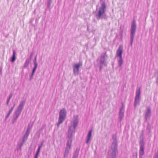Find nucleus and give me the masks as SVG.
<instances>
[{
    "instance_id": "f257e3e1",
    "label": "nucleus",
    "mask_w": 158,
    "mask_h": 158,
    "mask_svg": "<svg viewBox=\"0 0 158 158\" xmlns=\"http://www.w3.org/2000/svg\"><path fill=\"white\" fill-rule=\"evenodd\" d=\"M78 122V116L74 117V120L73 123L69 127L67 138L68 140L66 143V146L64 153V157L67 156L69 153V149L71 148V143L73 141V134L75 133V129Z\"/></svg>"
},
{
    "instance_id": "f03ea898",
    "label": "nucleus",
    "mask_w": 158,
    "mask_h": 158,
    "mask_svg": "<svg viewBox=\"0 0 158 158\" xmlns=\"http://www.w3.org/2000/svg\"><path fill=\"white\" fill-rule=\"evenodd\" d=\"M106 7V6L105 2H103L96 14V17L98 20L106 19L105 13Z\"/></svg>"
},
{
    "instance_id": "7ed1b4c3",
    "label": "nucleus",
    "mask_w": 158,
    "mask_h": 158,
    "mask_svg": "<svg viewBox=\"0 0 158 158\" xmlns=\"http://www.w3.org/2000/svg\"><path fill=\"white\" fill-rule=\"evenodd\" d=\"M25 102V101H22L18 106L17 110L15 111L13 114V118L11 120L12 123H15L17 121L23 109Z\"/></svg>"
},
{
    "instance_id": "20e7f679",
    "label": "nucleus",
    "mask_w": 158,
    "mask_h": 158,
    "mask_svg": "<svg viewBox=\"0 0 158 158\" xmlns=\"http://www.w3.org/2000/svg\"><path fill=\"white\" fill-rule=\"evenodd\" d=\"M136 25L135 21L134 20L131 23V34H130V44L132 45L133 40L136 32Z\"/></svg>"
},
{
    "instance_id": "39448f33",
    "label": "nucleus",
    "mask_w": 158,
    "mask_h": 158,
    "mask_svg": "<svg viewBox=\"0 0 158 158\" xmlns=\"http://www.w3.org/2000/svg\"><path fill=\"white\" fill-rule=\"evenodd\" d=\"M59 115L58 123L57 124V127H58L60 125L63 123L66 118V111L65 109H63L60 110Z\"/></svg>"
},
{
    "instance_id": "423d86ee",
    "label": "nucleus",
    "mask_w": 158,
    "mask_h": 158,
    "mask_svg": "<svg viewBox=\"0 0 158 158\" xmlns=\"http://www.w3.org/2000/svg\"><path fill=\"white\" fill-rule=\"evenodd\" d=\"M107 57L106 52H104L102 53L100 56V59L99 63L100 70L101 71L103 66H106L107 64L106 60Z\"/></svg>"
},
{
    "instance_id": "0eeeda50",
    "label": "nucleus",
    "mask_w": 158,
    "mask_h": 158,
    "mask_svg": "<svg viewBox=\"0 0 158 158\" xmlns=\"http://www.w3.org/2000/svg\"><path fill=\"white\" fill-rule=\"evenodd\" d=\"M140 88H137L136 91V95L135 98L134 106L136 108V106L139 105L140 101Z\"/></svg>"
},
{
    "instance_id": "6e6552de",
    "label": "nucleus",
    "mask_w": 158,
    "mask_h": 158,
    "mask_svg": "<svg viewBox=\"0 0 158 158\" xmlns=\"http://www.w3.org/2000/svg\"><path fill=\"white\" fill-rule=\"evenodd\" d=\"M82 65V62L79 61L78 63L75 64L73 66V73L75 76L78 75L79 72V68Z\"/></svg>"
},
{
    "instance_id": "1a4fd4ad",
    "label": "nucleus",
    "mask_w": 158,
    "mask_h": 158,
    "mask_svg": "<svg viewBox=\"0 0 158 158\" xmlns=\"http://www.w3.org/2000/svg\"><path fill=\"white\" fill-rule=\"evenodd\" d=\"M112 139L113 141L111 146V149L117 150V141L116 135H113Z\"/></svg>"
},
{
    "instance_id": "9d476101",
    "label": "nucleus",
    "mask_w": 158,
    "mask_h": 158,
    "mask_svg": "<svg viewBox=\"0 0 158 158\" xmlns=\"http://www.w3.org/2000/svg\"><path fill=\"white\" fill-rule=\"evenodd\" d=\"M140 149L139 151V157L141 158L144 155V143L143 140H140L139 143Z\"/></svg>"
},
{
    "instance_id": "9b49d317",
    "label": "nucleus",
    "mask_w": 158,
    "mask_h": 158,
    "mask_svg": "<svg viewBox=\"0 0 158 158\" xmlns=\"http://www.w3.org/2000/svg\"><path fill=\"white\" fill-rule=\"evenodd\" d=\"M122 106L120 109L119 113V119L120 122H121L124 116V106L123 103L122 102Z\"/></svg>"
},
{
    "instance_id": "f8f14e48",
    "label": "nucleus",
    "mask_w": 158,
    "mask_h": 158,
    "mask_svg": "<svg viewBox=\"0 0 158 158\" xmlns=\"http://www.w3.org/2000/svg\"><path fill=\"white\" fill-rule=\"evenodd\" d=\"M28 137V136L24 135L22 139L19 140V142L18 144L19 149L21 148L25 142L27 141Z\"/></svg>"
},
{
    "instance_id": "ddd939ff",
    "label": "nucleus",
    "mask_w": 158,
    "mask_h": 158,
    "mask_svg": "<svg viewBox=\"0 0 158 158\" xmlns=\"http://www.w3.org/2000/svg\"><path fill=\"white\" fill-rule=\"evenodd\" d=\"M151 115V108L149 106H148L145 113V121H147L148 119L150 118Z\"/></svg>"
},
{
    "instance_id": "4468645a",
    "label": "nucleus",
    "mask_w": 158,
    "mask_h": 158,
    "mask_svg": "<svg viewBox=\"0 0 158 158\" xmlns=\"http://www.w3.org/2000/svg\"><path fill=\"white\" fill-rule=\"evenodd\" d=\"M123 51V47L122 46H120L117 49L116 52V55L119 57H122V55Z\"/></svg>"
},
{
    "instance_id": "2eb2a0df",
    "label": "nucleus",
    "mask_w": 158,
    "mask_h": 158,
    "mask_svg": "<svg viewBox=\"0 0 158 158\" xmlns=\"http://www.w3.org/2000/svg\"><path fill=\"white\" fill-rule=\"evenodd\" d=\"M117 152V150L111 149V151H109L108 153L111 158H116V156Z\"/></svg>"
},
{
    "instance_id": "dca6fc26",
    "label": "nucleus",
    "mask_w": 158,
    "mask_h": 158,
    "mask_svg": "<svg viewBox=\"0 0 158 158\" xmlns=\"http://www.w3.org/2000/svg\"><path fill=\"white\" fill-rule=\"evenodd\" d=\"M92 130H90L88 133L87 139L86 140V143L87 144H89V142L92 136Z\"/></svg>"
},
{
    "instance_id": "f3484780",
    "label": "nucleus",
    "mask_w": 158,
    "mask_h": 158,
    "mask_svg": "<svg viewBox=\"0 0 158 158\" xmlns=\"http://www.w3.org/2000/svg\"><path fill=\"white\" fill-rule=\"evenodd\" d=\"M32 124H29L28 125L27 128L24 135L28 136L30 134V131L32 127Z\"/></svg>"
},
{
    "instance_id": "a211bd4d",
    "label": "nucleus",
    "mask_w": 158,
    "mask_h": 158,
    "mask_svg": "<svg viewBox=\"0 0 158 158\" xmlns=\"http://www.w3.org/2000/svg\"><path fill=\"white\" fill-rule=\"evenodd\" d=\"M16 52L15 50H13V54L11 59V61L12 63H13L15 61L16 59Z\"/></svg>"
},
{
    "instance_id": "6ab92c4d",
    "label": "nucleus",
    "mask_w": 158,
    "mask_h": 158,
    "mask_svg": "<svg viewBox=\"0 0 158 158\" xmlns=\"http://www.w3.org/2000/svg\"><path fill=\"white\" fill-rule=\"evenodd\" d=\"M31 58H28L26 60L24 64V65L23 67V68H27L31 60Z\"/></svg>"
},
{
    "instance_id": "aec40b11",
    "label": "nucleus",
    "mask_w": 158,
    "mask_h": 158,
    "mask_svg": "<svg viewBox=\"0 0 158 158\" xmlns=\"http://www.w3.org/2000/svg\"><path fill=\"white\" fill-rule=\"evenodd\" d=\"M118 66L119 67H121L122 65L123 60L122 58V57H119L118 60Z\"/></svg>"
},
{
    "instance_id": "412c9836",
    "label": "nucleus",
    "mask_w": 158,
    "mask_h": 158,
    "mask_svg": "<svg viewBox=\"0 0 158 158\" xmlns=\"http://www.w3.org/2000/svg\"><path fill=\"white\" fill-rule=\"evenodd\" d=\"M52 2V0H47V7L49 9H50V6Z\"/></svg>"
},
{
    "instance_id": "4be33fe9",
    "label": "nucleus",
    "mask_w": 158,
    "mask_h": 158,
    "mask_svg": "<svg viewBox=\"0 0 158 158\" xmlns=\"http://www.w3.org/2000/svg\"><path fill=\"white\" fill-rule=\"evenodd\" d=\"M79 154V151L77 150L74 152L73 158H77Z\"/></svg>"
},
{
    "instance_id": "5701e85b",
    "label": "nucleus",
    "mask_w": 158,
    "mask_h": 158,
    "mask_svg": "<svg viewBox=\"0 0 158 158\" xmlns=\"http://www.w3.org/2000/svg\"><path fill=\"white\" fill-rule=\"evenodd\" d=\"M151 128V126L150 125L149 123H148L147 127V131L148 133H149L150 132Z\"/></svg>"
},
{
    "instance_id": "b1692460",
    "label": "nucleus",
    "mask_w": 158,
    "mask_h": 158,
    "mask_svg": "<svg viewBox=\"0 0 158 158\" xmlns=\"http://www.w3.org/2000/svg\"><path fill=\"white\" fill-rule=\"evenodd\" d=\"M12 95H13V94H11L10 95H9V98H8V99H7V102H6V105H8V104H9V102H10V98H11V97H12Z\"/></svg>"
},
{
    "instance_id": "393cba45",
    "label": "nucleus",
    "mask_w": 158,
    "mask_h": 158,
    "mask_svg": "<svg viewBox=\"0 0 158 158\" xmlns=\"http://www.w3.org/2000/svg\"><path fill=\"white\" fill-rule=\"evenodd\" d=\"M34 64V67L32 69V70L35 71L36 70L37 68L38 64L37 63H33Z\"/></svg>"
},
{
    "instance_id": "a878e982",
    "label": "nucleus",
    "mask_w": 158,
    "mask_h": 158,
    "mask_svg": "<svg viewBox=\"0 0 158 158\" xmlns=\"http://www.w3.org/2000/svg\"><path fill=\"white\" fill-rule=\"evenodd\" d=\"M11 113H12L11 112L9 111L8 113H7V114L5 117V120H6L9 117L10 114Z\"/></svg>"
},
{
    "instance_id": "bb28decb",
    "label": "nucleus",
    "mask_w": 158,
    "mask_h": 158,
    "mask_svg": "<svg viewBox=\"0 0 158 158\" xmlns=\"http://www.w3.org/2000/svg\"><path fill=\"white\" fill-rule=\"evenodd\" d=\"M15 105V103L14 104V105L9 110V111L12 112L14 108Z\"/></svg>"
},
{
    "instance_id": "cd10ccee",
    "label": "nucleus",
    "mask_w": 158,
    "mask_h": 158,
    "mask_svg": "<svg viewBox=\"0 0 158 158\" xmlns=\"http://www.w3.org/2000/svg\"><path fill=\"white\" fill-rule=\"evenodd\" d=\"M40 148H38L35 154L38 155L39 152H40Z\"/></svg>"
},
{
    "instance_id": "c85d7f7f",
    "label": "nucleus",
    "mask_w": 158,
    "mask_h": 158,
    "mask_svg": "<svg viewBox=\"0 0 158 158\" xmlns=\"http://www.w3.org/2000/svg\"><path fill=\"white\" fill-rule=\"evenodd\" d=\"M43 142H42L39 145L38 148H40V149H41V147H42V146H43Z\"/></svg>"
},
{
    "instance_id": "c756f323",
    "label": "nucleus",
    "mask_w": 158,
    "mask_h": 158,
    "mask_svg": "<svg viewBox=\"0 0 158 158\" xmlns=\"http://www.w3.org/2000/svg\"><path fill=\"white\" fill-rule=\"evenodd\" d=\"M153 158H158V152L154 155Z\"/></svg>"
},
{
    "instance_id": "7c9ffc66",
    "label": "nucleus",
    "mask_w": 158,
    "mask_h": 158,
    "mask_svg": "<svg viewBox=\"0 0 158 158\" xmlns=\"http://www.w3.org/2000/svg\"><path fill=\"white\" fill-rule=\"evenodd\" d=\"M33 63H37L36 61V56L34 60L33 61Z\"/></svg>"
},
{
    "instance_id": "2f4dec72",
    "label": "nucleus",
    "mask_w": 158,
    "mask_h": 158,
    "mask_svg": "<svg viewBox=\"0 0 158 158\" xmlns=\"http://www.w3.org/2000/svg\"><path fill=\"white\" fill-rule=\"evenodd\" d=\"M35 72V71L32 70V73H31V74L30 75L33 76V75L34 74Z\"/></svg>"
},
{
    "instance_id": "473e14b6",
    "label": "nucleus",
    "mask_w": 158,
    "mask_h": 158,
    "mask_svg": "<svg viewBox=\"0 0 158 158\" xmlns=\"http://www.w3.org/2000/svg\"><path fill=\"white\" fill-rule=\"evenodd\" d=\"M33 76L30 75L29 80H31L33 78Z\"/></svg>"
},
{
    "instance_id": "72a5a7b5",
    "label": "nucleus",
    "mask_w": 158,
    "mask_h": 158,
    "mask_svg": "<svg viewBox=\"0 0 158 158\" xmlns=\"http://www.w3.org/2000/svg\"><path fill=\"white\" fill-rule=\"evenodd\" d=\"M38 155L35 154L34 158H38Z\"/></svg>"
},
{
    "instance_id": "f704fd0d",
    "label": "nucleus",
    "mask_w": 158,
    "mask_h": 158,
    "mask_svg": "<svg viewBox=\"0 0 158 158\" xmlns=\"http://www.w3.org/2000/svg\"><path fill=\"white\" fill-rule=\"evenodd\" d=\"M2 68L0 67V73L1 74H2Z\"/></svg>"
},
{
    "instance_id": "c9c22d12",
    "label": "nucleus",
    "mask_w": 158,
    "mask_h": 158,
    "mask_svg": "<svg viewBox=\"0 0 158 158\" xmlns=\"http://www.w3.org/2000/svg\"><path fill=\"white\" fill-rule=\"evenodd\" d=\"M156 73H157V74H158V76H157V83L158 81V71H157Z\"/></svg>"
},
{
    "instance_id": "e433bc0d",
    "label": "nucleus",
    "mask_w": 158,
    "mask_h": 158,
    "mask_svg": "<svg viewBox=\"0 0 158 158\" xmlns=\"http://www.w3.org/2000/svg\"><path fill=\"white\" fill-rule=\"evenodd\" d=\"M32 54H31V56H32Z\"/></svg>"
}]
</instances>
